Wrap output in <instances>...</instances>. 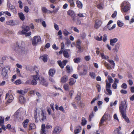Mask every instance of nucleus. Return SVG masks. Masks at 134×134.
I'll use <instances>...</instances> for the list:
<instances>
[{
	"label": "nucleus",
	"mask_w": 134,
	"mask_h": 134,
	"mask_svg": "<svg viewBox=\"0 0 134 134\" xmlns=\"http://www.w3.org/2000/svg\"><path fill=\"white\" fill-rule=\"evenodd\" d=\"M55 72V70L54 69H51L49 71L48 74L51 77H53L54 75Z\"/></svg>",
	"instance_id": "6ab92c4d"
},
{
	"label": "nucleus",
	"mask_w": 134,
	"mask_h": 134,
	"mask_svg": "<svg viewBox=\"0 0 134 134\" xmlns=\"http://www.w3.org/2000/svg\"><path fill=\"white\" fill-rule=\"evenodd\" d=\"M120 43L119 42H118L115 45L114 48L113 49V51L115 53H118Z\"/></svg>",
	"instance_id": "4468645a"
},
{
	"label": "nucleus",
	"mask_w": 134,
	"mask_h": 134,
	"mask_svg": "<svg viewBox=\"0 0 134 134\" xmlns=\"http://www.w3.org/2000/svg\"><path fill=\"white\" fill-rule=\"evenodd\" d=\"M41 41V39L40 36H34L32 40V44L34 46L37 45Z\"/></svg>",
	"instance_id": "423d86ee"
},
{
	"label": "nucleus",
	"mask_w": 134,
	"mask_h": 134,
	"mask_svg": "<svg viewBox=\"0 0 134 134\" xmlns=\"http://www.w3.org/2000/svg\"><path fill=\"white\" fill-rule=\"evenodd\" d=\"M63 54L64 57L66 58H68L69 57L68 52L66 50L64 51Z\"/></svg>",
	"instance_id": "a19ab883"
},
{
	"label": "nucleus",
	"mask_w": 134,
	"mask_h": 134,
	"mask_svg": "<svg viewBox=\"0 0 134 134\" xmlns=\"http://www.w3.org/2000/svg\"><path fill=\"white\" fill-rule=\"evenodd\" d=\"M4 121V118L2 116H0V126L2 125L3 124Z\"/></svg>",
	"instance_id": "c03bdc74"
},
{
	"label": "nucleus",
	"mask_w": 134,
	"mask_h": 134,
	"mask_svg": "<svg viewBox=\"0 0 134 134\" xmlns=\"http://www.w3.org/2000/svg\"><path fill=\"white\" fill-rule=\"evenodd\" d=\"M89 75L91 77L92 79H94L95 78L96 75L95 73L92 72H89Z\"/></svg>",
	"instance_id": "c9c22d12"
},
{
	"label": "nucleus",
	"mask_w": 134,
	"mask_h": 134,
	"mask_svg": "<svg viewBox=\"0 0 134 134\" xmlns=\"http://www.w3.org/2000/svg\"><path fill=\"white\" fill-rule=\"evenodd\" d=\"M77 15L80 17H83L86 16V14H83L80 13L78 14Z\"/></svg>",
	"instance_id": "8fccbe9b"
},
{
	"label": "nucleus",
	"mask_w": 134,
	"mask_h": 134,
	"mask_svg": "<svg viewBox=\"0 0 134 134\" xmlns=\"http://www.w3.org/2000/svg\"><path fill=\"white\" fill-rule=\"evenodd\" d=\"M112 87L114 89H116L117 88V84L116 83H113L112 85Z\"/></svg>",
	"instance_id": "052dcab7"
},
{
	"label": "nucleus",
	"mask_w": 134,
	"mask_h": 134,
	"mask_svg": "<svg viewBox=\"0 0 134 134\" xmlns=\"http://www.w3.org/2000/svg\"><path fill=\"white\" fill-rule=\"evenodd\" d=\"M18 3L19 4V7L21 9L23 8V3L20 0L19 1Z\"/></svg>",
	"instance_id": "864d4df0"
},
{
	"label": "nucleus",
	"mask_w": 134,
	"mask_h": 134,
	"mask_svg": "<svg viewBox=\"0 0 134 134\" xmlns=\"http://www.w3.org/2000/svg\"><path fill=\"white\" fill-rule=\"evenodd\" d=\"M76 4L78 7L80 9H81L82 8L83 6V5L80 1H76Z\"/></svg>",
	"instance_id": "c756f323"
},
{
	"label": "nucleus",
	"mask_w": 134,
	"mask_h": 134,
	"mask_svg": "<svg viewBox=\"0 0 134 134\" xmlns=\"http://www.w3.org/2000/svg\"><path fill=\"white\" fill-rule=\"evenodd\" d=\"M40 83L42 85L47 86L48 85V83L46 82L45 80L43 77H41L40 79Z\"/></svg>",
	"instance_id": "2eb2a0df"
},
{
	"label": "nucleus",
	"mask_w": 134,
	"mask_h": 134,
	"mask_svg": "<svg viewBox=\"0 0 134 134\" xmlns=\"http://www.w3.org/2000/svg\"><path fill=\"white\" fill-rule=\"evenodd\" d=\"M33 69L34 71H35L36 75L33 76V78L31 82V84L33 85H35L37 83V80L39 79V77L38 76L39 70L38 68L36 66H35Z\"/></svg>",
	"instance_id": "7ed1b4c3"
},
{
	"label": "nucleus",
	"mask_w": 134,
	"mask_h": 134,
	"mask_svg": "<svg viewBox=\"0 0 134 134\" xmlns=\"http://www.w3.org/2000/svg\"><path fill=\"white\" fill-rule=\"evenodd\" d=\"M121 10L122 12L126 13L130 8V5L129 2L125 1L123 2L121 5Z\"/></svg>",
	"instance_id": "20e7f679"
},
{
	"label": "nucleus",
	"mask_w": 134,
	"mask_h": 134,
	"mask_svg": "<svg viewBox=\"0 0 134 134\" xmlns=\"http://www.w3.org/2000/svg\"><path fill=\"white\" fill-rule=\"evenodd\" d=\"M29 122V119H26L25 120L23 123V126L24 128H26L28 124V123Z\"/></svg>",
	"instance_id": "bb28decb"
},
{
	"label": "nucleus",
	"mask_w": 134,
	"mask_h": 134,
	"mask_svg": "<svg viewBox=\"0 0 134 134\" xmlns=\"http://www.w3.org/2000/svg\"><path fill=\"white\" fill-rule=\"evenodd\" d=\"M121 129V127L120 126L119 127L117 128L116 129L114 130L115 131H116L117 132H119L120 131Z\"/></svg>",
	"instance_id": "680f3d73"
},
{
	"label": "nucleus",
	"mask_w": 134,
	"mask_h": 134,
	"mask_svg": "<svg viewBox=\"0 0 134 134\" xmlns=\"http://www.w3.org/2000/svg\"><path fill=\"white\" fill-rule=\"evenodd\" d=\"M63 34L65 36H67L69 34V32L66 29H64L63 31Z\"/></svg>",
	"instance_id": "a18cd8bd"
},
{
	"label": "nucleus",
	"mask_w": 134,
	"mask_h": 134,
	"mask_svg": "<svg viewBox=\"0 0 134 134\" xmlns=\"http://www.w3.org/2000/svg\"><path fill=\"white\" fill-rule=\"evenodd\" d=\"M16 72L18 75L19 76H21V75L20 73V71L19 69L18 68L16 69Z\"/></svg>",
	"instance_id": "13d9d810"
},
{
	"label": "nucleus",
	"mask_w": 134,
	"mask_h": 134,
	"mask_svg": "<svg viewBox=\"0 0 134 134\" xmlns=\"http://www.w3.org/2000/svg\"><path fill=\"white\" fill-rule=\"evenodd\" d=\"M14 83L17 85H19L21 84L22 81L20 79H19L16 80L14 82Z\"/></svg>",
	"instance_id": "58836bf2"
},
{
	"label": "nucleus",
	"mask_w": 134,
	"mask_h": 134,
	"mask_svg": "<svg viewBox=\"0 0 134 134\" xmlns=\"http://www.w3.org/2000/svg\"><path fill=\"white\" fill-rule=\"evenodd\" d=\"M6 24L14 26L16 25L15 22L13 20H10L7 21Z\"/></svg>",
	"instance_id": "5701e85b"
},
{
	"label": "nucleus",
	"mask_w": 134,
	"mask_h": 134,
	"mask_svg": "<svg viewBox=\"0 0 134 134\" xmlns=\"http://www.w3.org/2000/svg\"><path fill=\"white\" fill-rule=\"evenodd\" d=\"M16 45L19 48H21L24 45L25 43L24 42L21 41L19 42H17Z\"/></svg>",
	"instance_id": "4be33fe9"
},
{
	"label": "nucleus",
	"mask_w": 134,
	"mask_h": 134,
	"mask_svg": "<svg viewBox=\"0 0 134 134\" xmlns=\"http://www.w3.org/2000/svg\"><path fill=\"white\" fill-rule=\"evenodd\" d=\"M68 78L67 76L65 75L62 76L61 78L60 82L61 83H65L68 80Z\"/></svg>",
	"instance_id": "f3484780"
},
{
	"label": "nucleus",
	"mask_w": 134,
	"mask_h": 134,
	"mask_svg": "<svg viewBox=\"0 0 134 134\" xmlns=\"http://www.w3.org/2000/svg\"><path fill=\"white\" fill-rule=\"evenodd\" d=\"M7 5L9 10L13 12L14 13H16V10L14 6L11 4L9 3H8Z\"/></svg>",
	"instance_id": "9b49d317"
},
{
	"label": "nucleus",
	"mask_w": 134,
	"mask_h": 134,
	"mask_svg": "<svg viewBox=\"0 0 134 134\" xmlns=\"http://www.w3.org/2000/svg\"><path fill=\"white\" fill-rule=\"evenodd\" d=\"M121 87L123 88L126 89L127 88V86L125 83H123L121 85Z\"/></svg>",
	"instance_id": "5fc2aeb1"
},
{
	"label": "nucleus",
	"mask_w": 134,
	"mask_h": 134,
	"mask_svg": "<svg viewBox=\"0 0 134 134\" xmlns=\"http://www.w3.org/2000/svg\"><path fill=\"white\" fill-rule=\"evenodd\" d=\"M76 80L73 78H71L69 79V84L70 86L73 85L75 83Z\"/></svg>",
	"instance_id": "393cba45"
},
{
	"label": "nucleus",
	"mask_w": 134,
	"mask_h": 134,
	"mask_svg": "<svg viewBox=\"0 0 134 134\" xmlns=\"http://www.w3.org/2000/svg\"><path fill=\"white\" fill-rule=\"evenodd\" d=\"M18 15L20 19L22 21H23L25 19V17L23 14L22 13H18Z\"/></svg>",
	"instance_id": "c85d7f7f"
},
{
	"label": "nucleus",
	"mask_w": 134,
	"mask_h": 134,
	"mask_svg": "<svg viewBox=\"0 0 134 134\" xmlns=\"http://www.w3.org/2000/svg\"><path fill=\"white\" fill-rule=\"evenodd\" d=\"M24 10L25 12L28 13L29 12V8L27 6H25L24 7Z\"/></svg>",
	"instance_id": "4d7b16f0"
},
{
	"label": "nucleus",
	"mask_w": 134,
	"mask_h": 134,
	"mask_svg": "<svg viewBox=\"0 0 134 134\" xmlns=\"http://www.w3.org/2000/svg\"><path fill=\"white\" fill-rule=\"evenodd\" d=\"M66 69L69 72H70L71 71L70 69V66L68 65H67L66 66Z\"/></svg>",
	"instance_id": "6e6d98bb"
},
{
	"label": "nucleus",
	"mask_w": 134,
	"mask_h": 134,
	"mask_svg": "<svg viewBox=\"0 0 134 134\" xmlns=\"http://www.w3.org/2000/svg\"><path fill=\"white\" fill-rule=\"evenodd\" d=\"M73 61L75 63H77L81 62V59L80 57L76 58L74 59Z\"/></svg>",
	"instance_id": "f704fd0d"
},
{
	"label": "nucleus",
	"mask_w": 134,
	"mask_h": 134,
	"mask_svg": "<svg viewBox=\"0 0 134 134\" xmlns=\"http://www.w3.org/2000/svg\"><path fill=\"white\" fill-rule=\"evenodd\" d=\"M10 66H7L4 67L2 70V75L4 79H7L8 77L7 73L10 71Z\"/></svg>",
	"instance_id": "39448f33"
},
{
	"label": "nucleus",
	"mask_w": 134,
	"mask_h": 134,
	"mask_svg": "<svg viewBox=\"0 0 134 134\" xmlns=\"http://www.w3.org/2000/svg\"><path fill=\"white\" fill-rule=\"evenodd\" d=\"M30 27L28 26H24L22 27V30L19 31L18 32V35H21L25 34V33L27 32L30 30Z\"/></svg>",
	"instance_id": "6e6552de"
},
{
	"label": "nucleus",
	"mask_w": 134,
	"mask_h": 134,
	"mask_svg": "<svg viewBox=\"0 0 134 134\" xmlns=\"http://www.w3.org/2000/svg\"><path fill=\"white\" fill-rule=\"evenodd\" d=\"M19 100L20 103L21 104L24 103L25 102V98L23 96H20L19 97Z\"/></svg>",
	"instance_id": "b1692460"
},
{
	"label": "nucleus",
	"mask_w": 134,
	"mask_h": 134,
	"mask_svg": "<svg viewBox=\"0 0 134 134\" xmlns=\"http://www.w3.org/2000/svg\"><path fill=\"white\" fill-rule=\"evenodd\" d=\"M87 61H88L90 59V56H86L84 58Z\"/></svg>",
	"instance_id": "774afa93"
},
{
	"label": "nucleus",
	"mask_w": 134,
	"mask_h": 134,
	"mask_svg": "<svg viewBox=\"0 0 134 134\" xmlns=\"http://www.w3.org/2000/svg\"><path fill=\"white\" fill-rule=\"evenodd\" d=\"M68 14L71 16H74L75 15V14L74 12L71 10H69L67 12Z\"/></svg>",
	"instance_id": "72a5a7b5"
},
{
	"label": "nucleus",
	"mask_w": 134,
	"mask_h": 134,
	"mask_svg": "<svg viewBox=\"0 0 134 134\" xmlns=\"http://www.w3.org/2000/svg\"><path fill=\"white\" fill-rule=\"evenodd\" d=\"M117 24L118 26L119 27H121L124 25V23L119 20L117 21Z\"/></svg>",
	"instance_id": "de8ad7c7"
},
{
	"label": "nucleus",
	"mask_w": 134,
	"mask_h": 134,
	"mask_svg": "<svg viewBox=\"0 0 134 134\" xmlns=\"http://www.w3.org/2000/svg\"><path fill=\"white\" fill-rule=\"evenodd\" d=\"M81 43V42L80 40H78L76 42V47L79 49H81V47L80 46Z\"/></svg>",
	"instance_id": "e433bc0d"
},
{
	"label": "nucleus",
	"mask_w": 134,
	"mask_h": 134,
	"mask_svg": "<svg viewBox=\"0 0 134 134\" xmlns=\"http://www.w3.org/2000/svg\"><path fill=\"white\" fill-rule=\"evenodd\" d=\"M31 32H25V34H23L22 35H25V36H29L30 35H31Z\"/></svg>",
	"instance_id": "0e129e2a"
},
{
	"label": "nucleus",
	"mask_w": 134,
	"mask_h": 134,
	"mask_svg": "<svg viewBox=\"0 0 134 134\" xmlns=\"http://www.w3.org/2000/svg\"><path fill=\"white\" fill-rule=\"evenodd\" d=\"M87 122V121L86 120V119L84 118H82L81 122L82 125L83 126L85 125L86 124Z\"/></svg>",
	"instance_id": "ea45409f"
},
{
	"label": "nucleus",
	"mask_w": 134,
	"mask_h": 134,
	"mask_svg": "<svg viewBox=\"0 0 134 134\" xmlns=\"http://www.w3.org/2000/svg\"><path fill=\"white\" fill-rule=\"evenodd\" d=\"M127 103L125 100L122 101L119 106V110L122 117L128 123L129 122V120L126 114V111L127 109Z\"/></svg>",
	"instance_id": "f257e3e1"
},
{
	"label": "nucleus",
	"mask_w": 134,
	"mask_h": 134,
	"mask_svg": "<svg viewBox=\"0 0 134 134\" xmlns=\"http://www.w3.org/2000/svg\"><path fill=\"white\" fill-rule=\"evenodd\" d=\"M107 36L106 35H104L103 38V42H105L107 40Z\"/></svg>",
	"instance_id": "69168bd1"
},
{
	"label": "nucleus",
	"mask_w": 134,
	"mask_h": 134,
	"mask_svg": "<svg viewBox=\"0 0 134 134\" xmlns=\"http://www.w3.org/2000/svg\"><path fill=\"white\" fill-rule=\"evenodd\" d=\"M40 58L42 59L44 62H47V55H43V56L41 57Z\"/></svg>",
	"instance_id": "2f4dec72"
},
{
	"label": "nucleus",
	"mask_w": 134,
	"mask_h": 134,
	"mask_svg": "<svg viewBox=\"0 0 134 134\" xmlns=\"http://www.w3.org/2000/svg\"><path fill=\"white\" fill-rule=\"evenodd\" d=\"M104 65L108 69H112V67L107 63L105 62L104 63Z\"/></svg>",
	"instance_id": "4c0bfd02"
},
{
	"label": "nucleus",
	"mask_w": 134,
	"mask_h": 134,
	"mask_svg": "<svg viewBox=\"0 0 134 134\" xmlns=\"http://www.w3.org/2000/svg\"><path fill=\"white\" fill-rule=\"evenodd\" d=\"M68 1L70 3L71 6L74 7V4L73 0H68Z\"/></svg>",
	"instance_id": "3c124183"
},
{
	"label": "nucleus",
	"mask_w": 134,
	"mask_h": 134,
	"mask_svg": "<svg viewBox=\"0 0 134 134\" xmlns=\"http://www.w3.org/2000/svg\"><path fill=\"white\" fill-rule=\"evenodd\" d=\"M108 80H105L106 82V89L108 93L107 94L108 95L110 96L112 94V91L110 90L111 87V84L113 83L114 80L112 77L110 75L107 77Z\"/></svg>",
	"instance_id": "f03ea898"
},
{
	"label": "nucleus",
	"mask_w": 134,
	"mask_h": 134,
	"mask_svg": "<svg viewBox=\"0 0 134 134\" xmlns=\"http://www.w3.org/2000/svg\"><path fill=\"white\" fill-rule=\"evenodd\" d=\"M94 115L93 112L90 114L89 115V120L90 121L91 120V119L93 117Z\"/></svg>",
	"instance_id": "bf43d9fd"
},
{
	"label": "nucleus",
	"mask_w": 134,
	"mask_h": 134,
	"mask_svg": "<svg viewBox=\"0 0 134 134\" xmlns=\"http://www.w3.org/2000/svg\"><path fill=\"white\" fill-rule=\"evenodd\" d=\"M57 62L60 67L63 69L64 68V66L66 65V64L68 62V61L67 60H65L63 61V63H62L61 61L59 60Z\"/></svg>",
	"instance_id": "ddd939ff"
},
{
	"label": "nucleus",
	"mask_w": 134,
	"mask_h": 134,
	"mask_svg": "<svg viewBox=\"0 0 134 134\" xmlns=\"http://www.w3.org/2000/svg\"><path fill=\"white\" fill-rule=\"evenodd\" d=\"M81 126H78L76 129L74 130V133L75 134H78V133L81 131Z\"/></svg>",
	"instance_id": "a878e982"
},
{
	"label": "nucleus",
	"mask_w": 134,
	"mask_h": 134,
	"mask_svg": "<svg viewBox=\"0 0 134 134\" xmlns=\"http://www.w3.org/2000/svg\"><path fill=\"white\" fill-rule=\"evenodd\" d=\"M96 87L97 89L98 92H100L101 90V87L100 85L99 84H97V85Z\"/></svg>",
	"instance_id": "e2e57ef3"
},
{
	"label": "nucleus",
	"mask_w": 134,
	"mask_h": 134,
	"mask_svg": "<svg viewBox=\"0 0 134 134\" xmlns=\"http://www.w3.org/2000/svg\"><path fill=\"white\" fill-rule=\"evenodd\" d=\"M46 128L47 129H51L52 128V126L49 125H47L45 126L44 124H42L41 125V134H46L45 128Z\"/></svg>",
	"instance_id": "9d476101"
},
{
	"label": "nucleus",
	"mask_w": 134,
	"mask_h": 134,
	"mask_svg": "<svg viewBox=\"0 0 134 134\" xmlns=\"http://www.w3.org/2000/svg\"><path fill=\"white\" fill-rule=\"evenodd\" d=\"M63 87L64 89L66 91H68L69 90V86L67 83L65 84L64 85Z\"/></svg>",
	"instance_id": "79ce46f5"
},
{
	"label": "nucleus",
	"mask_w": 134,
	"mask_h": 134,
	"mask_svg": "<svg viewBox=\"0 0 134 134\" xmlns=\"http://www.w3.org/2000/svg\"><path fill=\"white\" fill-rule=\"evenodd\" d=\"M102 23L101 21L99 20H97L95 22L94 27L97 29L100 26Z\"/></svg>",
	"instance_id": "dca6fc26"
},
{
	"label": "nucleus",
	"mask_w": 134,
	"mask_h": 134,
	"mask_svg": "<svg viewBox=\"0 0 134 134\" xmlns=\"http://www.w3.org/2000/svg\"><path fill=\"white\" fill-rule=\"evenodd\" d=\"M16 75H14L12 77V78L11 79V81L12 82H13L14 81L15 79L16 78Z\"/></svg>",
	"instance_id": "338daca9"
},
{
	"label": "nucleus",
	"mask_w": 134,
	"mask_h": 134,
	"mask_svg": "<svg viewBox=\"0 0 134 134\" xmlns=\"http://www.w3.org/2000/svg\"><path fill=\"white\" fill-rule=\"evenodd\" d=\"M27 91L26 90H22L17 91L18 93L23 95L25 94V93H27Z\"/></svg>",
	"instance_id": "7c9ffc66"
},
{
	"label": "nucleus",
	"mask_w": 134,
	"mask_h": 134,
	"mask_svg": "<svg viewBox=\"0 0 134 134\" xmlns=\"http://www.w3.org/2000/svg\"><path fill=\"white\" fill-rule=\"evenodd\" d=\"M118 41L117 38H114L113 39H111L110 41V44L112 46H114L115 43Z\"/></svg>",
	"instance_id": "aec40b11"
},
{
	"label": "nucleus",
	"mask_w": 134,
	"mask_h": 134,
	"mask_svg": "<svg viewBox=\"0 0 134 134\" xmlns=\"http://www.w3.org/2000/svg\"><path fill=\"white\" fill-rule=\"evenodd\" d=\"M35 128V124L34 123H31L30 125L29 129L30 130L34 129Z\"/></svg>",
	"instance_id": "37998d69"
},
{
	"label": "nucleus",
	"mask_w": 134,
	"mask_h": 134,
	"mask_svg": "<svg viewBox=\"0 0 134 134\" xmlns=\"http://www.w3.org/2000/svg\"><path fill=\"white\" fill-rule=\"evenodd\" d=\"M62 130L61 128L59 126L55 127L53 131V134H59Z\"/></svg>",
	"instance_id": "f8f14e48"
},
{
	"label": "nucleus",
	"mask_w": 134,
	"mask_h": 134,
	"mask_svg": "<svg viewBox=\"0 0 134 134\" xmlns=\"http://www.w3.org/2000/svg\"><path fill=\"white\" fill-rule=\"evenodd\" d=\"M97 7L100 9H102L103 8V5L100 3L97 5Z\"/></svg>",
	"instance_id": "603ef678"
},
{
	"label": "nucleus",
	"mask_w": 134,
	"mask_h": 134,
	"mask_svg": "<svg viewBox=\"0 0 134 134\" xmlns=\"http://www.w3.org/2000/svg\"><path fill=\"white\" fill-rule=\"evenodd\" d=\"M113 22V21L111 20H110L108 23L107 25V27L108 28V29L109 30H111L114 29L116 27V24H114L110 28L109 27V25L111 24V23H112Z\"/></svg>",
	"instance_id": "a211bd4d"
},
{
	"label": "nucleus",
	"mask_w": 134,
	"mask_h": 134,
	"mask_svg": "<svg viewBox=\"0 0 134 134\" xmlns=\"http://www.w3.org/2000/svg\"><path fill=\"white\" fill-rule=\"evenodd\" d=\"M100 55L102 59H107L109 58L108 56L105 55L103 53H101Z\"/></svg>",
	"instance_id": "49530a36"
},
{
	"label": "nucleus",
	"mask_w": 134,
	"mask_h": 134,
	"mask_svg": "<svg viewBox=\"0 0 134 134\" xmlns=\"http://www.w3.org/2000/svg\"><path fill=\"white\" fill-rule=\"evenodd\" d=\"M87 73V70L86 69H83V72H80L79 74L80 75H86Z\"/></svg>",
	"instance_id": "09e8293b"
},
{
	"label": "nucleus",
	"mask_w": 134,
	"mask_h": 134,
	"mask_svg": "<svg viewBox=\"0 0 134 134\" xmlns=\"http://www.w3.org/2000/svg\"><path fill=\"white\" fill-rule=\"evenodd\" d=\"M5 99L7 101L6 103H8L11 102L13 101L14 98L12 95L8 93L6 94Z\"/></svg>",
	"instance_id": "0eeeda50"
},
{
	"label": "nucleus",
	"mask_w": 134,
	"mask_h": 134,
	"mask_svg": "<svg viewBox=\"0 0 134 134\" xmlns=\"http://www.w3.org/2000/svg\"><path fill=\"white\" fill-rule=\"evenodd\" d=\"M107 61L111 64L112 65L111 66L112 68H114V67L115 65V64L114 63V61L112 60L108 59Z\"/></svg>",
	"instance_id": "cd10ccee"
},
{
	"label": "nucleus",
	"mask_w": 134,
	"mask_h": 134,
	"mask_svg": "<svg viewBox=\"0 0 134 134\" xmlns=\"http://www.w3.org/2000/svg\"><path fill=\"white\" fill-rule=\"evenodd\" d=\"M110 115L105 113L101 119L100 122V124H102L105 121L110 119Z\"/></svg>",
	"instance_id": "1a4fd4ad"
},
{
	"label": "nucleus",
	"mask_w": 134,
	"mask_h": 134,
	"mask_svg": "<svg viewBox=\"0 0 134 134\" xmlns=\"http://www.w3.org/2000/svg\"><path fill=\"white\" fill-rule=\"evenodd\" d=\"M41 10L42 12L44 13H52L51 11L48 10L46 7H44L42 8Z\"/></svg>",
	"instance_id": "412c9836"
},
{
	"label": "nucleus",
	"mask_w": 134,
	"mask_h": 134,
	"mask_svg": "<svg viewBox=\"0 0 134 134\" xmlns=\"http://www.w3.org/2000/svg\"><path fill=\"white\" fill-rule=\"evenodd\" d=\"M40 118L42 121H43L46 118V114H44V112L43 111H42L41 114V116L40 117Z\"/></svg>",
	"instance_id": "473e14b6"
}]
</instances>
